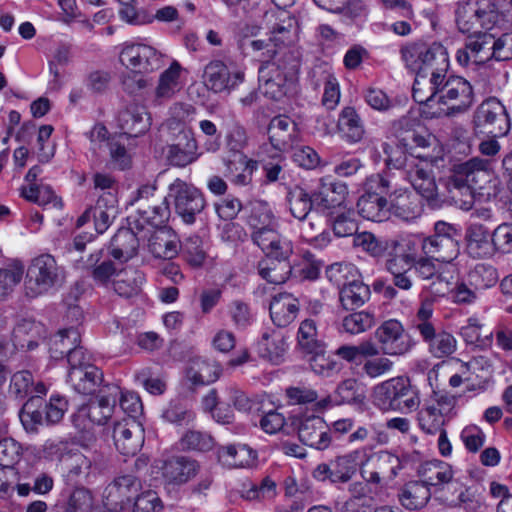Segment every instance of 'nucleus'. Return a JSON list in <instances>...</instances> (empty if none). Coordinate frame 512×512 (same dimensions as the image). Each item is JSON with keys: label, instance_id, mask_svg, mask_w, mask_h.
Segmentation results:
<instances>
[{"label": "nucleus", "instance_id": "e2e57ef3", "mask_svg": "<svg viewBox=\"0 0 512 512\" xmlns=\"http://www.w3.org/2000/svg\"><path fill=\"white\" fill-rule=\"evenodd\" d=\"M286 396L288 398L289 403L294 405L316 402L315 406L319 410H324L330 404L329 397L317 401L318 393L314 389L304 385L288 387L286 389Z\"/></svg>", "mask_w": 512, "mask_h": 512}, {"label": "nucleus", "instance_id": "3c124183", "mask_svg": "<svg viewBox=\"0 0 512 512\" xmlns=\"http://www.w3.org/2000/svg\"><path fill=\"white\" fill-rule=\"evenodd\" d=\"M138 239L130 229H120L110 243L111 256L120 261H128L134 257L138 249Z\"/></svg>", "mask_w": 512, "mask_h": 512}, {"label": "nucleus", "instance_id": "4c0bfd02", "mask_svg": "<svg viewBox=\"0 0 512 512\" xmlns=\"http://www.w3.org/2000/svg\"><path fill=\"white\" fill-rule=\"evenodd\" d=\"M258 348L261 357L274 364H279L284 360L288 349L287 337L281 330L264 332L258 343Z\"/></svg>", "mask_w": 512, "mask_h": 512}, {"label": "nucleus", "instance_id": "de8ad7c7", "mask_svg": "<svg viewBox=\"0 0 512 512\" xmlns=\"http://www.w3.org/2000/svg\"><path fill=\"white\" fill-rule=\"evenodd\" d=\"M286 202L291 215L302 221L316 205L315 192L310 195L304 188L295 185L288 189Z\"/></svg>", "mask_w": 512, "mask_h": 512}, {"label": "nucleus", "instance_id": "f257e3e1", "mask_svg": "<svg viewBox=\"0 0 512 512\" xmlns=\"http://www.w3.org/2000/svg\"><path fill=\"white\" fill-rule=\"evenodd\" d=\"M499 181L495 177L491 162L474 157L454 167L447 181L450 200L463 210H470L474 204V194L491 197L498 193Z\"/></svg>", "mask_w": 512, "mask_h": 512}, {"label": "nucleus", "instance_id": "4be33fe9", "mask_svg": "<svg viewBox=\"0 0 512 512\" xmlns=\"http://www.w3.org/2000/svg\"><path fill=\"white\" fill-rule=\"evenodd\" d=\"M178 133L174 135L173 143L168 146L167 159L173 166L185 167L198 159V145L190 129L176 124Z\"/></svg>", "mask_w": 512, "mask_h": 512}, {"label": "nucleus", "instance_id": "37998d69", "mask_svg": "<svg viewBox=\"0 0 512 512\" xmlns=\"http://www.w3.org/2000/svg\"><path fill=\"white\" fill-rule=\"evenodd\" d=\"M102 380L103 374L96 366H86L84 369L74 368L68 372L69 383L80 394H91Z\"/></svg>", "mask_w": 512, "mask_h": 512}, {"label": "nucleus", "instance_id": "412c9836", "mask_svg": "<svg viewBox=\"0 0 512 512\" xmlns=\"http://www.w3.org/2000/svg\"><path fill=\"white\" fill-rule=\"evenodd\" d=\"M250 30L251 35L247 33H240L238 36V48L241 53L246 57H253L258 61L264 63V61H272L280 58L284 52H287L283 47L280 46L272 37L268 39H254L252 36L258 30L255 27L246 28Z\"/></svg>", "mask_w": 512, "mask_h": 512}, {"label": "nucleus", "instance_id": "864d4df0", "mask_svg": "<svg viewBox=\"0 0 512 512\" xmlns=\"http://www.w3.org/2000/svg\"><path fill=\"white\" fill-rule=\"evenodd\" d=\"M415 79L412 88L413 99L421 104L425 105L429 98H432L433 91L439 87L441 80L445 77V73H414Z\"/></svg>", "mask_w": 512, "mask_h": 512}, {"label": "nucleus", "instance_id": "20e7f679", "mask_svg": "<svg viewBox=\"0 0 512 512\" xmlns=\"http://www.w3.org/2000/svg\"><path fill=\"white\" fill-rule=\"evenodd\" d=\"M46 387L42 382H35L30 371L22 370L14 373L10 380L9 394L15 399H29L20 411V420L27 431H35L37 425L43 424L42 395Z\"/></svg>", "mask_w": 512, "mask_h": 512}, {"label": "nucleus", "instance_id": "6e6552de", "mask_svg": "<svg viewBox=\"0 0 512 512\" xmlns=\"http://www.w3.org/2000/svg\"><path fill=\"white\" fill-rule=\"evenodd\" d=\"M457 398L446 391H433L418 411L417 421L422 431L436 434L454 415Z\"/></svg>", "mask_w": 512, "mask_h": 512}, {"label": "nucleus", "instance_id": "2f4dec72", "mask_svg": "<svg viewBox=\"0 0 512 512\" xmlns=\"http://www.w3.org/2000/svg\"><path fill=\"white\" fill-rule=\"evenodd\" d=\"M63 477L68 485L86 482L93 468V461L81 452L68 453L63 457Z\"/></svg>", "mask_w": 512, "mask_h": 512}, {"label": "nucleus", "instance_id": "f3484780", "mask_svg": "<svg viewBox=\"0 0 512 512\" xmlns=\"http://www.w3.org/2000/svg\"><path fill=\"white\" fill-rule=\"evenodd\" d=\"M374 337L384 355L402 356L413 347V343L405 333L402 323L396 319L384 321L375 330Z\"/></svg>", "mask_w": 512, "mask_h": 512}, {"label": "nucleus", "instance_id": "423d86ee", "mask_svg": "<svg viewBox=\"0 0 512 512\" xmlns=\"http://www.w3.org/2000/svg\"><path fill=\"white\" fill-rule=\"evenodd\" d=\"M400 54L405 67L412 73L449 72L448 51L439 42H410L401 47Z\"/></svg>", "mask_w": 512, "mask_h": 512}, {"label": "nucleus", "instance_id": "a878e982", "mask_svg": "<svg viewBox=\"0 0 512 512\" xmlns=\"http://www.w3.org/2000/svg\"><path fill=\"white\" fill-rule=\"evenodd\" d=\"M268 136L275 150L285 152L298 143L300 133L294 120L286 115H278L269 123Z\"/></svg>", "mask_w": 512, "mask_h": 512}, {"label": "nucleus", "instance_id": "6ab92c4d", "mask_svg": "<svg viewBox=\"0 0 512 512\" xmlns=\"http://www.w3.org/2000/svg\"><path fill=\"white\" fill-rule=\"evenodd\" d=\"M447 92L445 105L433 112L434 117H455L467 112L474 103L473 87L463 77L453 75Z\"/></svg>", "mask_w": 512, "mask_h": 512}, {"label": "nucleus", "instance_id": "39448f33", "mask_svg": "<svg viewBox=\"0 0 512 512\" xmlns=\"http://www.w3.org/2000/svg\"><path fill=\"white\" fill-rule=\"evenodd\" d=\"M432 316V301L426 299L417 310L412 320L411 328L419 334L433 357L438 359L448 357L456 351L457 341L451 333L437 329L432 320Z\"/></svg>", "mask_w": 512, "mask_h": 512}, {"label": "nucleus", "instance_id": "5701e85b", "mask_svg": "<svg viewBox=\"0 0 512 512\" xmlns=\"http://www.w3.org/2000/svg\"><path fill=\"white\" fill-rule=\"evenodd\" d=\"M375 181L380 189L379 192H367L357 202L358 213L367 220L382 222L387 218L388 201L380 194L385 193L390 187L387 178L376 176Z\"/></svg>", "mask_w": 512, "mask_h": 512}, {"label": "nucleus", "instance_id": "0e129e2a", "mask_svg": "<svg viewBox=\"0 0 512 512\" xmlns=\"http://www.w3.org/2000/svg\"><path fill=\"white\" fill-rule=\"evenodd\" d=\"M162 417L173 424L187 425L193 421L195 416L184 400L173 399L163 410Z\"/></svg>", "mask_w": 512, "mask_h": 512}, {"label": "nucleus", "instance_id": "f03ea898", "mask_svg": "<svg viewBox=\"0 0 512 512\" xmlns=\"http://www.w3.org/2000/svg\"><path fill=\"white\" fill-rule=\"evenodd\" d=\"M383 151L387 155L386 163L389 168L397 169L402 176L413 186L415 191L425 198L428 204L437 208L444 202L437 192V186L432 175L431 162L419 154L398 153L387 143L383 144Z\"/></svg>", "mask_w": 512, "mask_h": 512}, {"label": "nucleus", "instance_id": "c03bdc74", "mask_svg": "<svg viewBox=\"0 0 512 512\" xmlns=\"http://www.w3.org/2000/svg\"><path fill=\"white\" fill-rule=\"evenodd\" d=\"M93 208L95 229L98 234H102L117 216V199L112 192H104Z\"/></svg>", "mask_w": 512, "mask_h": 512}, {"label": "nucleus", "instance_id": "0eeeda50", "mask_svg": "<svg viewBox=\"0 0 512 512\" xmlns=\"http://www.w3.org/2000/svg\"><path fill=\"white\" fill-rule=\"evenodd\" d=\"M65 280V270L50 254L34 258L27 270L24 282L25 295L29 298L49 293Z\"/></svg>", "mask_w": 512, "mask_h": 512}, {"label": "nucleus", "instance_id": "338daca9", "mask_svg": "<svg viewBox=\"0 0 512 512\" xmlns=\"http://www.w3.org/2000/svg\"><path fill=\"white\" fill-rule=\"evenodd\" d=\"M492 34L478 33L469 36L466 47L470 50L474 63L484 62L491 58Z\"/></svg>", "mask_w": 512, "mask_h": 512}, {"label": "nucleus", "instance_id": "9d476101", "mask_svg": "<svg viewBox=\"0 0 512 512\" xmlns=\"http://www.w3.org/2000/svg\"><path fill=\"white\" fill-rule=\"evenodd\" d=\"M458 228L445 221H437L434 225V234L422 240L421 248L425 256L435 261L450 263L459 255Z\"/></svg>", "mask_w": 512, "mask_h": 512}, {"label": "nucleus", "instance_id": "bf43d9fd", "mask_svg": "<svg viewBox=\"0 0 512 512\" xmlns=\"http://www.w3.org/2000/svg\"><path fill=\"white\" fill-rule=\"evenodd\" d=\"M468 284L482 291L494 286L498 281V273L496 268L488 264H477L471 269L467 275Z\"/></svg>", "mask_w": 512, "mask_h": 512}, {"label": "nucleus", "instance_id": "774afa93", "mask_svg": "<svg viewBox=\"0 0 512 512\" xmlns=\"http://www.w3.org/2000/svg\"><path fill=\"white\" fill-rule=\"evenodd\" d=\"M181 252L187 263L193 267H199L206 258L202 239L197 236L187 237L181 244Z\"/></svg>", "mask_w": 512, "mask_h": 512}, {"label": "nucleus", "instance_id": "7ed1b4c3", "mask_svg": "<svg viewBox=\"0 0 512 512\" xmlns=\"http://www.w3.org/2000/svg\"><path fill=\"white\" fill-rule=\"evenodd\" d=\"M299 67L298 57L292 50H287L280 58L264 61L258 68L260 89L269 98L280 100L287 94Z\"/></svg>", "mask_w": 512, "mask_h": 512}, {"label": "nucleus", "instance_id": "09e8293b", "mask_svg": "<svg viewBox=\"0 0 512 512\" xmlns=\"http://www.w3.org/2000/svg\"><path fill=\"white\" fill-rule=\"evenodd\" d=\"M144 275L134 267L118 271L113 280L114 291L121 297L131 298L139 294Z\"/></svg>", "mask_w": 512, "mask_h": 512}, {"label": "nucleus", "instance_id": "13d9d810", "mask_svg": "<svg viewBox=\"0 0 512 512\" xmlns=\"http://www.w3.org/2000/svg\"><path fill=\"white\" fill-rule=\"evenodd\" d=\"M375 324V313L371 310H361L343 317L341 327L346 333L358 335L371 329Z\"/></svg>", "mask_w": 512, "mask_h": 512}, {"label": "nucleus", "instance_id": "c85d7f7f", "mask_svg": "<svg viewBox=\"0 0 512 512\" xmlns=\"http://www.w3.org/2000/svg\"><path fill=\"white\" fill-rule=\"evenodd\" d=\"M336 127L339 136L349 144L360 142L365 135L364 121L352 106L342 108Z\"/></svg>", "mask_w": 512, "mask_h": 512}, {"label": "nucleus", "instance_id": "680f3d73", "mask_svg": "<svg viewBox=\"0 0 512 512\" xmlns=\"http://www.w3.org/2000/svg\"><path fill=\"white\" fill-rule=\"evenodd\" d=\"M392 240L379 239L371 232L354 235L353 245L361 248L373 258H382Z\"/></svg>", "mask_w": 512, "mask_h": 512}, {"label": "nucleus", "instance_id": "bb28decb", "mask_svg": "<svg viewBox=\"0 0 512 512\" xmlns=\"http://www.w3.org/2000/svg\"><path fill=\"white\" fill-rule=\"evenodd\" d=\"M252 241L265 254L267 258L291 260L293 256V243L276 229L251 235Z\"/></svg>", "mask_w": 512, "mask_h": 512}, {"label": "nucleus", "instance_id": "393cba45", "mask_svg": "<svg viewBox=\"0 0 512 512\" xmlns=\"http://www.w3.org/2000/svg\"><path fill=\"white\" fill-rule=\"evenodd\" d=\"M113 440L123 455H135L144 442L143 430L135 419H123L114 424Z\"/></svg>", "mask_w": 512, "mask_h": 512}, {"label": "nucleus", "instance_id": "ddd939ff", "mask_svg": "<svg viewBox=\"0 0 512 512\" xmlns=\"http://www.w3.org/2000/svg\"><path fill=\"white\" fill-rule=\"evenodd\" d=\"M416 253L409 244L392 240L385 252V269L392 275V283L408 291L413 287L409 271L413 268Z\"/></svg>", "mask_w": 512, "mask_h": 512}, {"label": "nucleus", "instance_id": "7c9ffc66", "mask_svg": "<svg viewBox=\"0 0 512 512\" xmlns=\"http://www.w3.org/2000/svg\"><path fill=\"white\" fill-rule=\"evenodd\" d=\"M245 212L247 213L246 222L253 229L252 235L276 229L275 216L267 202L262 200L251 201L245 207Z\"/></svg>", "mask_w": 512, "mask_h": 512}, {"label": "nucleus", "instance_id": "72a5a7b5", "mask_svg": "<svg viewBox=\"0 0 512 512\" xmlns=\"http://www.w3.org/2000/svg\"><path fill=\"white\" fill-rule=\"evenodd\" d=\"M389 209L396 217L409 221L421 214L420 199L406 189L395 190L389 195Z\"/></svg>", "mask_w": 512, "mask_h": 512}, {"label": "nucleus", "instance_id": "69168bd1", "mask_svg": "<svg viewBox=\"0 0 512 512\" xmlns=\"http://www.w3.org/2000/svg\"><path fill=\"white\" fill-rule=\"evenodd\" d=\"M468 248L477 257L489 254L490 235L482 225H471L467 231Z\"/></svg>", "mask_w": 512, "mask_h": 512}, {"label": "nucleus", "instance_id": "c756f323", "mask_svg": "<svg viewBox=\"0 0 512 512\" xmlns=\"http://www.w3.org/2000/svg\"><path fill=\"white\" fill-rule=\"evenodd\" d=\"M118 123L124 134L138 137L150 128V117L143 106L130 105L119 113Z\"/></svg>", "mask_w": 512, "mask_h": 512}, {"label": "nucleus", "instance_id": "e433bc0d", "mask_svg": "<svg viewBox=\"0 0 512 512\" xmlns=\"http://www.w3.org/2000/svg\"><path fill=\"white\" fill-rule=\"evenodd\" d=\"M148 247L154 257L172 259L179 252V240L171 228L163 226L151 235Z\"/></svg>", "mask_w": 512, "mask_h": 512}, {"label": "nucleus", "instance_id": "58836bf2", "mask_svg": "<svg viewBox=\"0 0 512 512\" xmlns=\"http://www.w3.org/2000/svg\"><path fill=\"white\" fill-rule=\"evenodd\" d=\"M44 329L41 323L32 319L20 320L12 332V342L16 349L33 350L38 346Z\"/></svg>", "mask_w": 512, "mask_h": 512}, {"label": "nucleus", "instance_id": "cd10ccee", "mask_svg": "<svg viewBox=\"0 0 512 512\" xmlns=\"http://www.w3.org/2000/svg\"><path fill=\"white\" fill-rule=\"evenodd\" d=\"M195 460L184 456H174L163 462L162 476L168 484L182 485L194 477L198 472Z\"/></svg>", "mask_w": 512, "mask_h": 512}, {"label": "nucleus", "instance_id": "4d7b16f0", "mask_svg": "<svg viewBox=\"0 0 512 512\" xmlns=\"http://www.w3.org/2000/svg\"><path fill=\"white\" fill-rule=\"evenodd\" d=\"M324 343L318 338L317 326L314 320L305 319L300 323L297 333V347L304 355L319 351Z\"/></svg>", "mask_w": 512, "mask_h": 512}, {"label": "nucleus", "instance_id": "ea45409f", "mask_svg": "<svg viewBox=\"0 0 512 512\" xmlns=\"http://www.w3.org/2000/svg\"><path fill=\"white\" fill-rule=\"evenodd\" d=\"M181 65L177 61H173L168 69L163 71L158 80V85L155 89V102L162 104L170 100L178 93L183 85L180 81Z\"/></svg>", "mask_w": 512, "mask_h": 512}, {"label": "nucleus", "instance_id": "49530a36", "mask_svg": "<svg viewBox=\"0 0 512 512\" xmlns=\"http://www.w3.org/2000/svg\"><path fill=\"white\" fill-rule=\"evenodd\" d=\"M348 193L345 183L321 180L318 191L315 192L316 206L331 209L341 206Z\"/></svg>", "mask_w": 512, "mask_h": 512}, {"label": "nucleus", "instance_id": "f8f14e48", "mask_svg": "<svg viewBox=\"0 0 512 512\" xmlns=\"http://www.w3.org/2000/svg\"><path fill=\"white\" fill-rule=\"evenodd\" d=\"M166 197L168 202H173L176 214L188 225L195 222L196 216L206 206L202 192L194 185L179 178L169 185Z\"/></svg>", "mask_w": 512, "mask_h": 512}, {"label": "nucleus", "instance_id": "dca6fc26", "mask_svg": "<svg viewBox=\"0 0 512 512\" xmlns=\"http://www.w3.org/2000/svg\"><path fill=\"white\" fill-rule=\"evenodd\" d=\"M121 389L116 384H108L101 388L95 397L87 405L82 406L73 421L81 417H87L90 422L103 425L112 416Z\"/></svg>", "mask_w": 512, "mask_h": 512}, {"label": "nucleus", "instance_id": "c9c22d12", "mask_svg": "<svg viewBox=\"0 0 512 512\" xmlns=\"http://www.w3.org/2000/svg\"><path fill=\"white\" fill-rule=\"evenodd\" d=\"M139 228H143L145 224L155 228L165 226L170 217V208L167 197L162 200H152L150 203H143L136 209Z\"/></svg>", "mask_w": 512, "mask_h": 512}, {"label": "nucleus", "instance_id": "aec40b11", "mask_svg": "<svg viewBox=\"0 0 512 512\" xmlns=\"http://www.w3.org/2000/svg\"><path fill=\"white\" fill-rule=\"evenodd\" d=\"M299 440L314 449L325 450L332 442L331 432L324 419L318 415H302L294 420Z\"/></svg>", "mask_w": 512, "mask_h": 512}, {"label": "nucleus", "instance_id": "2eb2a0df", "mask_svg": "<svg viewBox=\"0 0 512 512\" xmlns=\"http://www.w3.org/2000/svg\"><path fill=\"white\" fill-rule=\"evenodd\" d=\"M399 469L400 459L396 455L388 451L369 453L365 448L360 474L367 483L379 485L382 480H392Z\"/></svg>", "mask_w": 512, "mask_h": 512}, {"label": "nucleus", "instance_id": "a19ab883", "mask_svg": "<svg viewBox=\"0 0 512 512\" xmlns=\"http://www.w3.org/2000/svg\"><path fill=\"white\" fill-rule=\"evenodd\" d=\"M256 452L245 444H232L218 449V459L228 468H245L253 465Z\"/></svg>", "mask_w": 512, "mask_h": 512}, {"label": "nucleus", "instance_id": "a211bd4d", "mask_svg": "<svg viewBox=\"0 0 512 512\" xmlns=\"http://www.w3.org/2000/svg\"><path fill=\"white\" fill-rule=\"evenodd\" d=\"M120 62L135 73H148L163 65L162 54L142 43H126L120 53Z\"/></svg>", "mask_w": 512, "mask_h": 512}, {"label": "nucleus", "instance_id": "5fc2aeb1", "mask_svg": "<svg viewBox=\"0 0 512 512\" xmlns=\"http://www.w3.org/2000/svg\"><path fill=\"white\" fill-rule=\"evenodd\" d=\"M418 474L422 483L429 486H438L451 481L453 472L451 467L442 461H430L419 467Z\"/></svg>", "mask_w": 512, "mask_h": 512}, {"label": "nucleus", "instance_id": "603ef678", "mask_svg": "<svg viewBox=\"0 0 512 512\" xmlns=\"http://www.w3.org/2000/svg\"><path fill=\"white\" fill-rule=\"evenodd\" d=\"M431 497V492L426 485L420 481H411L404 485L399 493V501L402 506L409 510L423 508Z\"/></svg>", "mask_w": 512, "mask_h": 512}, {"label": "nucleus", "instance_id": "a18cd8bd", "mask_svg": "<svg viewBox=\"0 0 512 512\" xmlns=\"http://www.w3.org/2000/svg\"><path fill=\"white\" fill-rule=\"evenodd\" d=\"M266 16L272 22L271 37L284 48L285 43L290 41V32L297 27L296 18L285 8H278Z\"/></svg>", "mask_w": 512, "mask_h": 512}, {"label": "nucleus", "instance_id": "79ce46f5", "mask_svg": "<svg viewBox=\"0 0 512 512\" xmlns=\"http://www.w3.org/2000/svg\"><path fill=\"white\" fill-rule=\"evenodd\" d=\"M258 274L272 284L285 283L293 271V263L287 259L264 257L258 262Z\"/></svg>", "mask_w": 512, "mask_h": 512}, {"label": "nucleus", "instance_id": "1a4fd4ad", "mask_svg": "<svg viewBox=\"0 0 512 512\" xmlns=\"http://www.w3.org/2000/svg\"><path fill=\"white\" fill-rule=\"evenodd\" d=\"M374 397L383 410L411 411L420 403L416 390L403 377L392 378L376 386Z\"/></svg>", "mask_w": 512, "mask_h": 512}, {"label": "nucleus", "instance_id": "8fccbe9b", "mask_svg": "<svg viewBox=\"0 0 512 512\" xmlns=\"http://www.w3.org/2000/svg\"><path fill=\"white\" fill-rule=\"evenodd\" d=\"M371 291L362 281L354 280L344 284L339 292V300L345 310L353 311L370 299Z\"/></svg>", "mask_w": 512, "mask_h": 512}, {"label": "nucleus", "instance_id": "052dcab7", "mask_svg": "<svg viewBox=\"0 0 512 512\" xmlns=\"http://www.w3.org/2000/svg\"><path fill=\"white\" fill-rule=\"evenodd\" d=\"M92 491L84 486L73 488L64 502L65 512H88L95 502Z\"/></svg>", "mask_w": 512, "mask_h": 512}, {"label": "nucleus", "instance_id": "f704fd0d", "mask_svg": "<svg viewBox=\"0 0 512 512\" xmlns=\"http://www.w3.org/2000/svg\"><path fill=\"white\" fill-rule=\"evenodd\" d=\"M269 310L273 323L278 327H286L296 318L299 302L289 293H278L270 302Z\"/></svg>", "mask_w": 512, "mask_h": 512}, {"label": "nucleus", "instance_id": "4468645a", "mask_svg": "<svg viewBox=\"0 0 512 512\" xmlns=\"http://www.w3.org/2000/svg\"><path fill=\"white\" fill-rule=\"evenodd\" d=\"M365 456V448L353 450L331 460L319 464L313 471V477L319 481L329 480L332 483H347L357 469H360L361 459Z\"/></svg>", "mask_w": 512, "mask_h": 512}, {"label": "nucleus", "instance_id": "b1692460", "mask_svg": "<svg viewBox=\"0 0 512 512\" xmlns=\"http://www.w3.org/2000/svg\"><path fill=\"white\" fill-rule=\"evenodd\" d=\"M204 83L206 87L215 92L230 91L244 81V72L229 68L219 60L211 61L204 70Z\"/></svg>", "mask_w": 512, "mask_h": 512}, {"label": "nucleus", "instance_id": "9b49d317", "mask_svg": "<svg viewBox=\"0 0 512 512\" xmlns=\"http://www.w3.org/2000/svg\"><path fill=\"white\" fill-rule=\"evenodd\" d=\"M472 127L475 133L502 137L508 134L511 124L504 105L497 98L489 97L476 107Z\"/></svg>", "mask_w": 512, "mask_h": 512}, {"label": "nucleus", "instance_id": "473e14b6", "mask_svg": "<svg viewBox=\"0 0 512 512\" xmlns=\"http://www.w3.org/2000/svg\"><path fill=\"white\" fill-rule=\"evenodd\" d=\"M141 489L140 481L132 475L116 478L106 489V498L118 505L121 511L130 501L137 497Z\"/></svg>", "mask_w": 512, "mask_h": 512}, {"label": "nucleus", "instance_id": "6e6d98bb", "mask_svg": "<svg viewBox=\"0 0 512 512\" xmlns=\"http://www.w3.org/2000/svg\"><path fill=\"white\" fill-rule=\"evenodd\" d=\"M80 342V332L76 327L60 330L50 340V354L52 358L60 359L68 356V350H73Z\"/></svg>", "mask_w": 512, "mask_h": 512}]
</instances>
